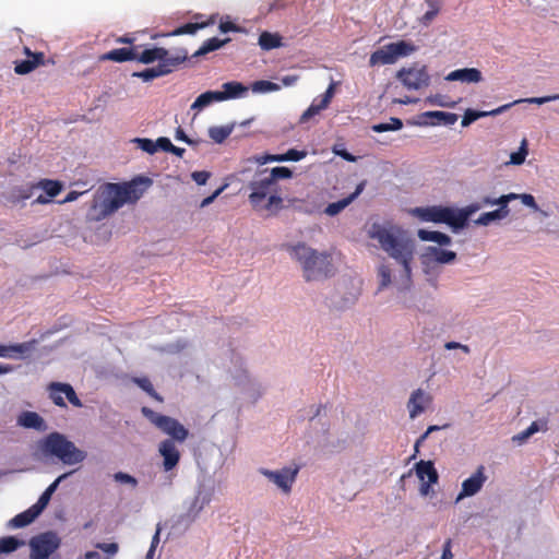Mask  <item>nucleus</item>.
<instances>
[{"label": "nucleus", "mask_w": 559, "mask_h": 559, "mask_svg": "<svg viewBox=\"0 0 559 559\" xmlns=\"http://www.w3.org/2000/svg\"><path fill=\"white\" fill-rule=\"evenodd\" d=\"M369 238L377 240L379 247L402 267L403 276L411 281L412 263L415 259L416 243L406 231L394 225L373 223L368 230Z\"/></svg>", "instance_id": "obj_1"}, {"label": "nucleus", "mask_w": 559, "mask_h": 559, "mask_svg": "<svg viewBox=\"0 0 559 559\" xmlns=\"http://www.w3.org/2000/svg\"><path fill=\"white\" fill-rule=\"evenodd\" d=\"M143 194L139 182L132 180L126 183H104L95 192L87 213V218L99 222L118 211L124 203H134Z\"/></svg>", "instance_id": "obj_2"}, {"label": "nucleus", "mask_w": 559, "mask_h": 559, "mask_svg": "<svg viewBox=\"0 0 559 559\" xmlns=\"http://www.w3.org/2000/svg\"><path fill=\"white\" fill-rule=\"evenodd\" d=\"M286 250L292 259L297 261L304 272L307 282L328 277L332 273L331 255L326 252H318L304 242L287 245Z\"/></svg>", "instance_id": "obj_3"}, {"label": "nucleus", "mask_w": 559, "mask_h": 559, "mask_svg": "<svg viewBox=\"0 0 559 559\" xmlns=\"http://www.w3.org/2000/svg\"><path fill=\"white\" fill-rule=\"evenodd\" d=\"M248 187L251 191L248 199L255 211L275 214L283 207L280 189L269 181L265 171H260Z\"/></svg>", "instance_id": "obj_4"}, {"label": "nucleus", "mask_w": 559, "mask_h": 559, "mask_svg": "<svg viewBox=\"0 0 559 559\" xmlns=\"http://www.w3.org/2000/svg\"><path fill=\"white\" fill-rule=\"evenodd\" d=\"M39 450L46 456H56L64 464L72 465L85 460L86 453L60 432H51L39 442Z\"/></svg>", "instance_id": "obj_5"}, {"label": "nucleus", "mask_w": 559, "mask_h": 559, "mask_svg": "<svg viewBox=\"0 0 559 559\" xmlns=\"http://www.w3.org/2000/svg\"><path fill=\"white\" fill-rule=\"evenodd\" d=\"M141 412L152 425L169 436L174 443H182L189 437V430L176 418L159 414L146 406L142 407Z\"/></svg>", "instance_id": "obj_6"}, {"label": "nucleus", "mask_w": 559, "mask_h": 559, "mask_svg": "<svg viewBox=\"0 0 559 559\" xmlns=\"http://www.w3.org/2000/svg\"><path fill=\"white\" fill-rule=\"evenodd\" d=\"M141 412L152 425L169 436L174 443H182L189 437V430L176 418L159 414L146 406L142 407Z\"/></svg>", "instance_id": "obj_7"}, {"label": "nucleus", "mask_w": 559, "mask_h": 559, "mask_svg": "<svg viewBox=\"0 0 559 559\" xmlns=\"http://www.w3.org/2000/svg\"><path fill=\"white\" fill-rule=\"evenodd\" d=\"M416 49L417 47L411 41L399 40L396 43H390L370 55L369 66L393 64L400 58L412 55Z\"/></svg>", "instance_id": "obj_8"}, {"label": "nucleus", "mask_w": 559, "mask_h": 559, "mask_svg": "<svg viewBox=\"0 0 559 559\" xmlns=\"http://www.w3.org/2000/svg\"><path fill=\"white\" fill-rule=\"evenodd\" d=\"M414 213L424 222L444 223L456 230L462 219H454V210L445 206L416 207Z\"/></svg>", "instance_id": "obj_9"}, {"label": "nucleus", "mask_w": 559, "mask_h": 559, "mask_svg": "<svg viewBox=\"0 0 559 559\" xmlns=\"http://www.w3.org/2000/svg\"><path fill=\"white\" fill-rule=\"evenodd\" d=\"M187 59V52L183 51L182 55L178 56H170L169 51L163 47H153L148 49H144L143 51L139 52L136 50V57L135 60L144 63L150 64L155 61H158L159 63H171V67H177L180 63H182Z\"/></svg>", "instance_id": "obj_10"}, {"label": "nucleus", "mask_w": 559, "mask_h": 559, "mask_svg": "<svg viewBox=\"0 0 559 559\" xmlns=\"http://www.w3.org/2000/svg\"><path fill=\"white\" fill-rule=\"evenodd\" d=\"M396 79L408 90H419L427 86L430 81V76L425 66L402 68L396 73Z\"/></svg>", "instance_id": "obj_11"}, {"label": "nucleus", "mask_w": 559, "mask_h": 559, "mask_svg": "<svg viewBox=\"0 0 559 559\" xmlns=\"http://www.w3.org/2000/svg\"><path fill=\"white\" fill-rule=\"evenodd\" d=\"M60 544L61 540L56 533H41L31 539V552L49 558L60 547Z\"/></svg>", "instance_id": "obj_12"}, {"label": "nucleus", "mask_w": 559, "mask_h": 559, "mask_svg": "<svg viewBox=\"0 0 559 559\" xmlns=\"http://www.w3.org/2000/svg\"><path fill=\"white\" fill-rule=\"evenodd\" d=\"M415 471L417 477L421 481L419 487L420 495L428 496L431 492V486L437 484L439 480V474L433 462L421 460L415 464Z\"/></svg>", "instance_id": "obj_13"}, {"label": "nucleus", "mask_w": 559, "mask_h": 559, "mask_svg": "<svg viewBox=\"0 0 559 559\" xmlns=\"http://www.w3.org/2000/svg\"><path fill=\"white\" fill-rule=\"evenodd\" d=\"M260 472L262 475L273 481L278 488H281L285 493H288L292 490V486L297 477L299 467H284L280 471L262 468Z\"/></svg>", "instance_id": "obj_14"}, {"label": "nucleus", "mask_w": 559, "mask_h": 559, "mask_svg": "<svg viewBox=\"0 0 559 559\" xmlns=\"http://www.w3.org/2000/svg\"><path fill=\"white\" fill-rule=\"evenodd\" d=\"M158 453L162 456V468L164 472H170L177 467L180 462L181 453L174 440L164 439L158 444Z\"/></svg>", "instance_id": "obj_15"}, {"label": "nucleus", "mask_w": 559, "mask_h": 559, "mask_svg": "<svg viewBox=\"0 0 559 559\" xmlns=\"http://www.w3.org/2000/svg\"><path fill=\"white\" fill-rule=\"evenodd\" d=\"M515 199H518V194H515V193H509V194L501 195L498 201L499 209L491 211V212L483 213L477 218L476 224L481 225V226H487L493 221L506 218L510 213L508 203Z\"/></svg>", "instance_id": "obj_16"}, {"label": "nucleus", "mask_w": 559, "mask_h": 559, "mask_svg": "<svg viewBox=\"0 0 559 559\" xmlns=\"http://www.w3.org/2000/svg\"><path fill=\"white\" fill-rule=\"evenodd\" d=\"M486 480L487 476L485 474V467L480 465L471 477L462 483V489L456 500L459 501L465 497H472L476 495L478 491H480Z\"/></svg>", "instance_id": "obj_17"}, {"label": "nucleus", "mask_w": 559, "mask_h": 559, "mask_svg": "<svg viewBox=\"0 0 559 559\" xmlns=\"http://www.w3.org/2000/svg\"><path fill=\"white\" fill-rule=\"evenodd\" d=\"M24 53L28 57V59L14 62V72L16 74H28L45 63L44 52H32L28 47H24Z\"/></svg>", "instance_id": "obj_18"}, {"label": "nucleus", "mask_w": 559, "mask_h": 559, "mask_svg": "<svg viewBox=\"0 0 559 559\" xmlns=\"http://www.w3.org/2000/svg\"><path fill=\"white\" fill-rule=\"evenodd\" d=\"M431 403V396L423 391L421 389L415 390L407 403V409L409 412V417L415 418L423 412H425L426 407Z\"/></svg>", "instance_id": "obj_19"}, {"label": "nucleus", "mask_w": 559, "mask_h": 559, "mask_svg": "<svg viewBox=\"0 0 559 559\" xmlns=\"http://www.w3.org/2000/svg\"><path fill=\"white\" fill-rule=\"evenodd\" d=\"M521 102H522L521 99L514 100L513 103L502 105V106H500L496 109H492L490 111H477L474 109H467L463 116L462 126L467 127L471 123H473L474 121H476L477 119L483 118V117L500 115V114L507 111L513 105L521 103Z\"/></svg>", "instance_id": "obj_20"}, {"label": "nucleus", "mask_w": 559, "mask_h": 559, "mask_svg": "<svg viewBox=\"0 0 559 559\" xmlns=\"http://www.w3.org/2000/svg\"><path fill=\"white\" fill-rule=\"evenodd\" d=\"M447 81H460L463 83H479L483 81L481 72L476 68H463L451 71L447 76Z\"/></svg>", "instance_id": "obj_21"}, {"label": "nucleus", "mask_w": 559, "mask_h": 559, "mask_svg": "<svg viewBox=\"0 0 559 559\" xmlns=\"http://www.w3.org/2000/svg\"><path fill=\"white\" fill-rule=\"evenodd\" d=\"M218 100H227L242 97L247 92L248 87L240 82L230 81L223 84V91H216Z\"/></svg>", "instance_id": "obj_22"}, {"label": "nucleus", "mask_w": 559, "mask_h": 559, "mask_svg": "<svg viewBox=\"0 0 559 559\" xmlns=\"http://www.w3.org/2000/svg\"><path fill=\"white\" fill-rule=\"evenodd\" d=\"M364 188H365V182H360L356 187V190L352 194H349L348 197H346V198H344L342 200H338L336 202L330 203L325 207L324 213L328 214L329 216L337 215L346 206H348L362 192Z\"/></svg>", "instance_id": "obj_23"}, {"label": "nucleus", "mask_w": 559, "mask_h": 559, "mask_svg": "<svg viewBox=\"0 0 559 559\" xmlns=\"http://www.w3.org/2000/svg\"><path fill=\"white\" fill-rule=\"evenodd\" d=\"M136 46L130 48L112 49L100 56L102 61L124 62L135 60Z\"/></svg>", "instance_id": "obj_24"}, {"label": "nucleus", "mask_w": 559, "mask_h": 559, "mask_svg": "<svg viewBox=\"0 0 559 559\" xmlns=\"http://www.w3.org/2000/svg\"><path fill=\"white\" fill-rule=\"evenodd\" d=\"M174 68L175 67H171V63H158L156 67L134 72L133 76L142 79L144 82H150L156 78L170 73Z\"/></svg>", "instance_id": "obj_25"}, {"label": "nucleus", "mask_w": 559, "mask_h": 559, "mask_svg": "<svg viewBox=\"0 0 559 559\" xmlns=\"http://www.w3.org/2000/svg\"><path fill=\"white\" fill-rule=\"evenodd\" d=\"M17 424L24 428H33L38 431L46 429V423L44 418L35 412H23L19 418Z\"/></svg>", "instance_id": "obj_26"}, {"label": "nucleus", "mask_w": 559, "mask_h": 559, "mask_svg": "<svg viewBox=\"0 0 559 559\" xmlns=\"http://www.w3.org/2000/svg\"><path fill=\"white\" fill-rule=\"evenodd\" d=\"M425 257L433 262L440 263V264H448L452 263L456 259V253L454 251L450 250H443L438 247L429 246L427 248V252Z\"/></svg>", "instance_id": "obj_27"}, {"label": "nucleus", "mask_w": 559, "mask_h": 559, "mask_svg": "<svg viewBox=\"0 0 559 559\" xmlns=\"http://www.w3.org/2000/svg\"><path fill=\"white\" fill-rule=\"evenodd\" d=\"M259 46L262 50L269 51L283 46V37L278 33L264 31L259 36Z\"/></svg>", "instance_id": "obj_28"}, {"label": "nucleus", "mask_w": 559, "mask_h": 559, "mask_svg": "<svg viewBox=\"0 0 559 559\" xmlns=\"http://www.w3.org/2000/svg\"><path fill=\"white\" fill-rule=\"evenodd\" d=\"M423 117L430 118V124H444L452 126L457 121V115L453 112L445 111H426L423 114Z\"/></svg>", "instance_id": "obj_29"}, {"label": "nucleus", "mask_w": 559, "mask_h": 559, "mask_svg": "<svg viewBox=\"0 0 559 559\" xmlns=\"http://www.w3.org/2000/svg\"><path fill=\"white\" fill-rule=\"evenodd\" d=\"M34 189V183L13 188L8 195V201L14 205L22 203L33 195Z\"/></svg>", "instance_id": "obj_30"}, {"label": "nucleus", "mask_w": 559, "mask_h": 559, "mask_svg": "<svg viewBox=\"0 0 559 559\" xmlns=\"http://www.w3.org/2000/svg\"><path fill=\"white\" fill-rule=\"evenodd\" d=\"M417 235L423 241H433L440 246H448L451 243V237L440 231L419 229Z\"/></svg>", "instance_id": "obj_31"}, {"label": "nucleus", "mask_w": 559, "mask_h": 559, "mask_svg": "<svg viewBox=\"0 0 559 559\" xmlns=\"http://www.w3.org/2000/svg\"><path fill=\"white\" fill-rule=\"evenodd\" d=\"M34 341L14 344L10 346L0 345V357H14V354H25L33 348Z\"/></svg>", "instance_id": "obj_32"}, {"label": "nucleus", "mask_w": 559, "mask_h": 559, "mask_svg": "<svg viewBox=\"0 0 559 559\" xmlns=\"http://www.w3.org/2000/svg\"><path fill=\"white\" fill-rule=\"evenodd\" d=\"M38 515L39 514L32 507H29L24 512L15 515L10 521V525L15 528L24 527V526L31 524Z\"/></svg>", "instance_id": "obj_33"}, {"label": "nucleus", "mask_w": 559, "mask_h": 559, "mask_svg": "<svg viewBox=\"0 0 559 559\" xmlns=\"http://www.w3.org/2000/svg\"><path fill=\"white\" fill-rule=\"evenodd\" d=\"M230 39H219L217 37H212L206 39L202 46L194 52V57L204 56L209 52L215 51L227 44Z\"/></svg>", "instance_id": "obj_34"}, {"label": "nucleus", "mask_w": 559, "mask_h": 559, "mask_svg": "<svg viewBox=\"0 0 559 559\" xmlns=\"http://www.w3.org/2000/svg\"><path fill=\"white\" fill-rule=\"evenodd\" d=\"M234 131V124L209 128V136L217 144L223 143Z\"/></svg>", "instance_id": "obj_35"}, {"label": "nucleus", "mask_w": 559, "mask_h": 559, "mask_svg": "<svg viewBox=\"0 0 559 559\" xmlns=\"http://www.w3.org/2000/svg\"><path fill=\"white\" fill-rule=\"evenodd\" d=\"M263 171H265V177L269 179V181H271V183L275 186L277 189V180L288 179L293 177V171L289 168L283 166L274 167L270 173H267L266 169H264Z\"/></svg>", "instance_id": "obj_36"}, {"label": "nucleus", "mask_w": 559, "mask_h": 559, "mask_svg": "<svg viewBox=\"0 0 559 559\" xmlns=\"http://www.w3.org/2000/svg\"><path fill=\"white\" fill-rule=\"evenodd\" d=\"M214 102H219L217 92L216 91H207L197 97V99L191 105V109L192 110H201Z\"/></svg>", "instance_id": "obj_37"}, {"label": "nucleus", "mask_w": 559, "mask_h": 559, "mask_svg": "<svg viewBox=\"0 0 559 559\" xmlns=\"http://www.w3.org/2000/svg\"><path fill=\"white\" fill-rule=\"evenodd\" d=\"M34 186L35 189H43L50 198L57 197L62 190V185L59 181L51 179H41L39 182L34 183Z\"/></svg>", "instance_id": "obj_38"}, {"label": "nucleus", "mask_w": 559, "mask_h": 559, "mask_svg": "<svg viewBox=\"0 0 559 559\" xmlns=\"http://www.w3.org/2000/svg\"><path fill=\"white\" fill-rule=\"evenodd\" d=\"M326 107H322V97L319 96L314 98L311 103V105L302 112V115L299 118V123H306L314 116L319 115L322 110H324Z\"/></svg>", "instance_id": "obj_39"}, {"label": "nucleus", "mask_w": 559, "mask_h": 559, "mask_svg": "<svg viewBox=\"0 0 559 559\" xmlns=\"http://www.w3.org/2000/svg\"><path fill=\"white\" fill-rule=\"evenodd\" d=\"M481 204L480 203H472L467 206H465L462 210L454 211V219H462V224L460 226H456V230L464 228L467 225L468 217L480 210Z\"/></svg>", "instance_id": "obj_40"}, {"label": "nucleus", "mask_w": 559, "mask_h": 559, "mask_svg": "<svg viewBox=\"0 0 559 559\" xmlns=\"http://www.w3.org/2000/svg\"><path fill=\"white\" fill-rule=\"evenodd\" d=\"M53 388L55 389H59L61 390V392H63L64 396L67 397V400L75 407H82V402L81 400L78 397L74 389L72 388V385L68 384V383H61V382H53Z\"/></svg>", "instance_id": "obj_41"}, {"label": "nucleus", "mask_w": 559, "mask_h": 559, "mask_svg": "<svg viewBox=\"0 0 559 559\" xmlns=\"http://www.w3.org/2000/svg\"><path fill=\"white\" fill-rule=\"evenodd\" d=\"M207 26V23H187L185 25H181L177 28H175L173 32L166 34L165 36H179V35H193L199 29L204 28Z\"/></svg>", "instance_id": "obj_42"}, {"label": "nucleus", "mask_w": 559, "mask_h": 559, "mask_svg": "<svg viewBox=\"0 0 559 559\" xmlns=\"http://www.w3.org/2000/svg\"><path fill=\"white\" fill-rule=\"evenodd\" d=\"M403 121L400 118L391 117L389 122L377 123L371 127L372 131L377 133L397 131L402 129Z\"/></svg>", "instance_id": "obj_43"}, {"label": "nucleus", "mask_w": 559, "mask_h": 559, "mask_svg": "<svg viewBox=\"0 0 559 559\" xmlns=\"http://www.w3.org/2000/svg\"><path fill=\"white\" fill-rule=\"evenodd\" d=\"M134 383L145 391L154 400L162 402L163 397L155 391L151 380L146 377L143 378H134Z\"/></svg>", "instance_id": "obj_44"}, {"label": "nucleus", "mask_w": 559, "mask_h": 559, "mask_svg": "<svg viewBox=\"0 0 559 559\" xmlns=\"http://www.w3.org/2000/svg\"><path fill=\"white\" fill-rule=\"evenodd\" d=\"M251 90L253 93H269V92H276V91L281 90V86L271 81L259 80L251 84Z\"/></svg>", "instance_id": "obj_45"}, {"label": "nucleus", "mask_w": 559, "mask_h": 559, "mask_svg": "<svg viewBox=\"0 0 559 559\" xmlns=\"http://www.w3.org/2000/svg\"><path fill=\"white\" fill-rule=\"evenodd\" d=\"M24 543L13 536L0 538V552L9 554L16 550Z\"/></svg>", "instance_id": "obj_46"}, {"label": "nucleus", "mask_w": 559, "mask_h": 559, "mask_svg": "<svg viewBox=\"0 0 559 559\" xmlns=\"http://www.w3.org/2000/svg\"><path fill=\"white\" fill-rule=\"evenodd\" d=\"M378 276L380 278V287L379 288L382 289V288L388 287L392 282V280H391L392 272H391L390 266L386 264H381L378 267Z\"/></svg>", "instance_id": "obj_47"}, {"label": "nucleus", "mask_w": 559, "mask_h": 559, "mask_svg": "<svg viewBox=\"0 0 559 559\" xmlns=\"http://www.w3.org/2000/svg\"><path fill=\"white\" fill-rule=\"evenodd\" d=\"M306 156H307V151H298L295 148H290L286 153L280 154V157L277 159H278V162H287V160L298 162V160L305 158Z\"/></svg>", "instance_id": "obj_48"}, {"label": "nucleus", "mask_w": 559, "mask_h": 559, "mask_svg": "<svg viewBox=\"0 0 559 559\" xmlns=\"http://www.w3.org/2000/svg\"><path fill=\"white\" fill-rule=\"evenodd\" d=\"M527 155L526 140L522 141V145L518 152H513L510 156V164L521 165L524 163Z\"/></svg>", "instance_id": "obj_49"}, {"label": "nucleus", "mask_w": 559, "mask_h": 559, "mask_svg": "<svg viewBox=\"0 0 559 559\" xmlns=\"http://www.w3.org/2000/svg\"><path fill=\"white\" fill-rule=\"evenodd\" d=\"M95 547L107 555L105 559H111L119 550L117 543H97Z\"/></svg>", "instance_id": "obj_50"}, {"label": "nucleus", "mask_w": 559, "mask_h": 559, "mask_svg": "<svg viewBox=\"0 0 559 559\" xmlns=\"http://www.w3.org/2000/svg\"><path fill=\"white\" fill-rule=\"evenodd\" d=\"M48 391H49V397L52 400V402L57 405V406H60V407H66L67 404L63 400V392H61V390L59 389H55L53 388V382H51L49 385H48Z\"/></svg>", "instance_id": "obj_51"}, {"label": "nucleus", "mask_w": 559, "mask_h": 559, "mask_svg": "<svg viewBox=\"0 0 559 559\" xmlns=\"http://www.w3.org/2000/svg\"><path fill=\"white\" fill-rule=\"evenodd\" d=\"M114 479L117 481V483H121V484H128L130 485L132 488H135L138 486V479L127 473H123V472H117L114 474Z\"/></svg>", "instance_id": "obj_52"}, {"label": "nucleus", "mask_w": 559, "mask_h": 559, "mask_svg": "<svg viewBox=\"0 0 559 559\" xmlns=\"http://www.w3.org/2000/svg\"><path fill=\"white\" fill-rule=\"evenodd\" d=\"M136 142L140 148L148 154H154L157 151L156 141L154 142L151 139H136Z\"/></svg>", "instance_id": "obj_53"}, {"label": "nucleus", "mask_w": 559, "mask_h": 559, "mask_svg": "<svg viewBox=\"0 0 559 559\" xmlns=\"http://www.w3.org/2000/svg\"><path fill=\"white\" fill-rule=\"evenodd\" d=\"M210 176H211V174L206 170L193 171L191 174L193 181L199 186L205 185L206 181L209 180Z\"/></svg>", "instance_id": "obj_54"}, {"label": "nucleus", "mask_w": 559, "mask_h": 559, "mask_svg": "<svg viewBox=\"0 0 559 559\" xmlns=\"http://www.w3.org/2000/svg\"><path fill=\"white\" fill-rule=\"evenodd\" d=\"M69 474L66 473V474H62L60 475L53 483H51L47 488L46 490L43 492V495H45L49 500L51 499V496L53 495V492L57 490L59 484L61 480H63Z\"/></svg>", "instance_id": "obj_55"}, {"label": "nucleus", "mask_w": 559, "mask_h": 559, "mask_svg": "<svg viewBox=\"0 0 559 559\" xmlns=\"http://www.w3.org/2000/svg\"><path fill=\"white\" fill-rule=\"evenodd\" d=\"M69 474L66 473V474H62L60 475L53 483H51L47 488L46 490L43 492V495H45L49 500L51 499V496L53 495V492L57 490L59 484L61 480H63Z\"/></svg>", "instance_id": "obj_56"}, {"label": "nucleus", "mask_w": 559, "mask_h": 559, "mask_svg": "<svg viewBox=\"0 0 559 559\" xmlns=\"http://www.w3.org/2000/svg\"><path fill=\"white\" fill-rule=\"evenodd\" d=\"M69 474L66 473V474H62L60 475L53 483H51L47 488L46 490L43 492V495H45L49 500L51 499V496L53 495V492L57 490L59 484L61 480H63Z\"/></svg>", "instance_id": "obj_57"}, {"label": "nucleus", "mask_w": 559, "mask_h": 559, "mask_svg": "<svg viewBox=\"0 0 559 559\" xmlns=\"http://www.w3.org/2000/svg\"><path fill=\"white\" fill-rule=\"evenodd\" d=\"M335 92V83H331L326 91L321 95L322 107H329Z\"/></svg>", "instance_id": "obj_58"}, {"label": "nucleus", "mask_w": 559, "mask_h": 559, "mask_svg": "<svg viewBox=\"0 0 559 559\" xmlns=\"http://www.w3.org/2000/svg\"><path fill=\"white\" fill-rule=\"evenodd\" d=\"M558 99H559V94H555V95H549V96H544V97L527 98L525 102H527L530 104L543 105L545 103L558 100Z\"/></svg>", "instance_id": "obj_59"}, {"label": "nucleus", "mask_w": 559, "mask_h": 559, "mask_svg": "<svg viewBox=\"0 0 559 559\" xmlns=\"http://www.w3.org/2000/svg\"><path fill=\"white\" fill-rule=\"evenodd\" d=\"M441 427L440 426H437V425H432V426H429L428 429L426 430L425 433H423L415 442V453L418 452V448L419 445L427 439V437L433 432V431H437V430H440Z\"/></svg>", "instance_id": "obj_60"}, {"label": "nucleus", "mask_w": 559, "mask_h": 559, "mask_svg": "<svg viewBox=\"0 0 559 559\" xmlns=\"http://www.w3.org/2000/svg\"><path fill=\"white\" fill-rule=\"evenodd\" d=\"M49 501L50 500L45 495L41 493L40 497L38 498L37 502L35 504H33L32 508L38 514H40L46 509V507L48 506Z\"/></svg>", "instance_id": "obj_61"}, {"label": "nucleus", "mask_w": 559, "mask_h": 559, "mask_svg": "<svg viewBox=\"0 0 559 559\" xmlns=\"http://www.w3.org/2000/svg\"><path fill=\"white\" fill-rule=\"evenodd\" d=\"M157 148H160L164 152H169L173 150V143L168 138L160 136L156 140Z\"/></svg>", "instance_id": "obj_62"}, {"label": "nucleus", "mask_w": 559, "mask_h": 559, "mask_svg": "<svg viewBox=\"0 0 559 559\" xmlns=\"http://www.w3.org/2000/svg\"><path fill=\"white\" fill-rule=\"evenodd\" d=\"M226 187L227 185L222 186L221 188L215 190L210 197L203 199L200 206L205 207L210 205L225 190Z\"/></svg>", "instance_id": "obj_63"}, {"label": "nucleus", "mask_w": 559, "mask_h": 559, "mask_svg": "<svg viewBox=\"0 0 559 559\" xmlns=\"http://www.w3.org/2000/svg\"><path fill=\"white\" fill-rule=\"evenodd\" d=\"M451 547H452L451 539L445 540V543L443 545L441 559H452L453 558Z\"/></svg>", "instance_id": "obj_64"}]
</instances>
